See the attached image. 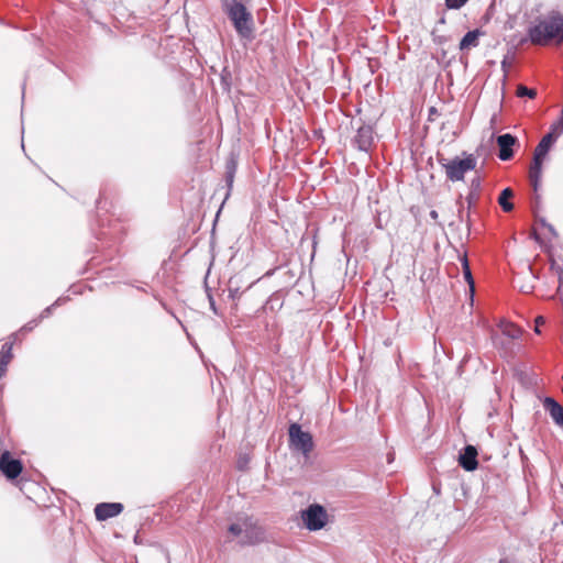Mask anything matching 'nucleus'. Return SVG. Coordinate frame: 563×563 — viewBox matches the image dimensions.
Segmentation results:
<instances>
[{"label":"nucleus","instance_id":"6","mask_svg":"<svg viewBox=\"0 0 563 563\" xmlns=\"http://www.w3.org/2000/svg\"><path fill=\"white\" fill-rule=\"evenodd\" d=\"M289 442L290 446L300 451L303 455H308L313 449V440L309 432L302 431L301 427L297 423H291L289 427Z\"/></svg>","mask_w":563,"mask_h":563},{"label":"nucleus","instance_id":"32","mask_svg":"<svg viewBox=\"0 0 563 563\" xmlns=\"http://www.w3.org/2000/svg\"><path fill=\"white\" fill-rule=\"evenodd\" d=\"M435 113V109L434 108H431L430 109V114H434Z\"/></svg>","mask_w":563,"mask_h":563},{"label":"nucleus","instance_id":"12","mask_svg":"<svg viewBox=\"0 0 563 563\" xmlns=\"http://www.w3.org/2000/svg\"><path fill=\"white\" fill-rule=\"evenodd\" d=\"M477 450L473 445H467L463 453L460 455V465L465 471H474L477 467Z\"/></svg>","mask_w":563,"mask_h":563},{"label":"nucleus","instance_id":"21","mask_svg":"<svg viewBox=\"0 0 563 563\" xmlns=\"http://www.w3.org/2000/svg\"><path fill=\"white\" fill-rule=\"evenodd\" d=\"M468 0H445V5L450 10H459L465 5Z\"/></svg>","mask_w":563,"mask_h":563},{"label":"nucleus","instance_id":"5","mask_svg":"<svg viewBox=\"0 0 563 563\" xmlns=\"http://www.w3.org/2000/svg\"><path fill=\"white\" fill-rule=\"evenodd\" d=\"M305 527L310 531L321 530L328 522V512L319 504H312L301 511Z\"/></svg>","mask_w":563,"mask_h":563},{"label":"nucleus","instance_id":"27","mask_svg":"<svg viewBox=\"0 0 563 563\" xmlns=\"http://www.w3.org/2000/svg\"><path fill=\"white\" fill-rule=\"evenodd\" d=\"M36 325V323H29L26 324L25 327L22 328V331L25 330V331H31L34 327Z\"/></svg>","mask_w":563,"mask_h":563},{"label":"nucleus","instance_id":"13","mask_svg":"<svg viewBox=\"0 0 563 563\" xmlns=\"http://www.w3.org/2000/svg\"><path fill=\"white\" fill-rule=\"evenodd\" d=\"M553 133L545 134L534 150L533 157L544 159L552 144L555 142Z\"/></svg>","mask_w":563,"mask_h":563},{"label":"nucleus","instance_id":"3","mask_svg":"<svg viewBox=\"0 0 563 563\" xmlns=\"http://www.w3.org/2000/svg\"><path fill=\"white\" fill-rule=\"evenodd\" d=\"M529 37L533 44H543L553 38L563 40V15L552 12L529 30Z\"/></svg>","mask_w":563,"mask_h":563},{"label":"nucleus","instance_id":"30","mask_svg":"<svg viewBox=\"0 0 563 563\" xmlns=\"http://www.w3.org/2000/svg\"><path fill=\"white\" fill-rule=\"evenodd\" d=\"M245 463H246V461H239V467L242 468Z\"/></svg>","mask_w":563,"mask_h":563},{"label":"nucleus","instance_id":"14","mask_svg":"<svg viewBox=\"0 0 563 563\" xmlns=\"http://www.w3.org/2000/svg\"><path fill=\"white\" fill-rule=\"evenodd\" d=\"M542 164H543L542 159L533 157L532 164L530 166L529 178H530V181H531V185H532L534 191L538 190V187H539V184L541 180Z\"/></svg>","mask_w":563,"mask_h":563},{"label":"nucleus","instance_id":"33","mask_svg":"<svg viewBox=\"0 0 563 563\" xmlns=\"http://www.w3.org/2000/svg\"><path fill=\"white\" fill-rule=\"evenodd\" d=\"M561 124L563 126V110H562V117H561Z\"/></svg>","mask_w":563,"mask_h":563},{"label":"nucleus","instance_id":"28","mask_svg":"<svg viewBox=\"0 0 563 563\" xmlns=\"http://www.w3.org/2000/svg\"><path fill=\"white\" fill-rule=\"evenodd\" d=\"M430 217H431L433 220H437V219H438V217H439V214H438V212H437L435 210H432V211L430 212Z\"/></svg>","mask_w":563,"mask_h":563},{"label":"nucleus","instance_id":"16","mask_svg":"<svg viewBox=\"0 0 563 563\" xmlns=\"http://www.w3.org/2000/svg\"><path fill=\"white\" fill-rule=\"evenodd\" d=\"M11 349H12L11 344L5 343L4 345H2V349L0 351V378L5 373L7 365L9 364V362L12 358Z\"/></svg>","mask_w":563,"mask_h":563},{"label":"nucleus","instance_id":"24","mask_svg":"<svg viewBox=\"0 0 563 563\" xmlns=\"http://www.w3.org/2000/svg\"><path fill=\"white\" fill-rule=\"evenodd\" d=\"M559 287H558V295L563 298V277H562V271L559 269Z\"/></svg>","mask_w":563,"mask_h":563},{"label":"nucleus","instance_id":"22","mask_svg":"<svg viewBox=\"0 0 563 563\" xmlns=\"http://www.w3.org/2000/svg\"><path fill=\"white\" fill-rule=\"evenodd\" d=\"M227 168H228V170H227V181L231 186V184L233 181V175H234V172H235V164L233 162H230L228 164Z\"/></svg>","mask_w":563,"mask_h":563},{"label":"nucleus","instance_id":"19","mask_svg":"<svg viewBox=\"0 0 563 563\" xmlns=\"http://www.w3.org/2000/svg\"><path fill=\"white\" fill-rule=\"evenodd\" d=\"M517 96L518 97H528L530 99H533L537 96V91L534 89L528 88L523 85H519L517 88Z\"/></svg>","mask_w":563,"mask_h":563},{"label":"nucleus","instance_id":"11","mask_svg":"<svg viewBox=\"0 0 563 563\" xmlns=\"http://www.w3.org/2000/svg\"><path fill=\"white\" fill-rule=\"evenodd\" d=\"M543 407L549 412L552 420L563 429V407L552 397H545Z\"/></svg>","mask_w":563,"mask_h":563},{"label":"nucleus","instance_id":"17","mask_svg":"<svg viewBox=\"0 0 563 563\" xmlns=\"http://www.w3.org/2000/svg\"><path fill=\"white\" fill-rule=\"evenodd\" d=\"M514 196V191L510 188H506L501 191L498 203L503 208L505 212H509L514 209V205L509 201V199Z\"/></svg>","mask_w":563,"mask_h":563},{"label":"nucleus","instance_id":"25","mask_svg":"<svg viewBox=\"0 0 563 563\" xmlns=\"http://www.w3.org/2000/svg\"><path fill=\"white\" fill-rule=\"evenodd\" d=\"M544 323H545V319L542 316H539L536 318V328H534L536 333H540L539 327H541Z\"/></svg>","mask_w":563,"mask_h":563},{"label":"nucleus","instance_id":"2","mask_svg":"<svg viewBox=\"0 0 563 563\" xmlns=\"http://www.w3.org/2000/svg\"><path fill=\"white\" fill-rule=\"evenodd\" d=\"M221 1L222 9L232 22L236 33L243 38H251L254 26L252 13L238 0Z\"/></svg>","mask_w":563,"mask_h":563},{"label":"nucleus","instance_id":"31","mask_svg":"<svg viewBox=\"0 0 563 563\" xmlns=\"http://www.w3.org/2000/svg\"><path fill=\"white\" fill-rule=\"evenodd\" d=\"M499 563H511V562L509 560H507V559H503V560L499 561Z\"/></svg>","mask_w":563,"mask_h":563},{"label":"nucleus","instance_id":"4","mask_svg":"<svg viewBox=\"0 0 563 563\" xmlns=\"http://www.w3.org/2000/svg\"><path fill=\"white\" fill-rule=\"evenodd\" d=\"M476 163V158L472 154L463 159L459 157L453 159L439 158V164L445 170L446 178L451 181L463 180L467 172L475 169Z\"/></svg>","mask_w":563,"mask_h":563},{"label":"nucleus","instance_id":"9","mask_svg":"<svg viewBox=\"0 0 563 563\" xmlns=\"http://www.w3.org/2000/svg\"><path fill=\"white\" fill-rule=\"evenodd\" d=\"M123 510V505L120 503H101L95 508L96 518L100 521L115 517Z\"/></svg>","mask_w":563,"mask_h":563},{"label":"nucleus","instance_id":"29","mask_svg":"<svg viewBox=\"0 0 563 563\" xmlns=\"http://www.w3.org/2000/svg\"><path fill=\"white\" fill-rule=\"evenodd\" d=\"M51 309H52V307L46 308V309L43 311L42 317L47 316V314L49 313Z\"/></svg>","mask_w":563,"mask_h":563},{"label":"nucleus","instance_id":"18","mask_svg":"<svg viewBox=\"0 0 563 563\" xmlns=\"http://www.w3.org/2000/svg\"><path fill=\"white\" fill-rule=\"evenodd\" d=\"M463 273H464V277H465L466 282L468 283V285L471 287V291L473 292L474 291V279H473L472 272L468 266V262H467L466 257L463 258Z\"/></svg>","mask_w":563,"mask_h":563},{"label":"nucleus","instance_id":"7","mask_svg":"<svg viewBox=\"0 0 563 563\" xmlns=\"http://www.w3.org/2000/svg\"><path fill=\"white\" fill-rule=\"evenodd\" d=\"M0 470L9 478H16L22 472V463L4 451L0 456Z\"/></svg>","mask_w":563,"mask_h":563},{"label":"nucleus","instance_id":"1","mask_svg":"<svg viewBox=\"0 0 563 563\" xmlns=\"http://www.w3.org/2000/svg\"><path fill=\"white\" fill-rule=\"evenodd\" d=\"M231 533L241 545H255L266 540V533L258 522L249 516L239 517L229 526Z\"/></svg>","mask_w":563,"mask_h":563},{"label":"nucleus","instance_id":"23","mask_svg":"<svg viewBox=\"0 0 563 563\" xmlns=\"http://www.w3.org/2000/svg\"><path fill=\"white\" fill-rule=\"evenodd\" d=\"M504 332L510 338H517L519 335V330L514 325H509L508 328L505 329Z\"/></svg>","mask_w":563,"mask_h":563},{"label":"nucleus","instance_id":"20","mask_svg":"<svg viewBox=\"0 0 563 563\" xmlns=\"http://www.w3.org/2000/svg\"><path fill=\"white\" fill-rule=\"evenodd\" d=\"M229 294L232 299H235L240 296V287L236 285L235 278H231L229 280Z\"/></svg>","mask_w":563,"mask_h":563},{"label":"nucleus","instance_id":"26","mask_svg":"<svg viewBox=\"0 0 563 563\" xmlns=\"http://www.w3.org/2000/svg\"><path fill=\"white\" fill-rule=\"evenodd\" d=\"M209 301H210L211 309L213 310L214 313H217V308H216L214 300H213V298L210 295H209Z\"/></svg>","mask_w":563,"mask_h":563},{"label":"nucleus","instance_id":"15","mask_svg":"<svg viewBox=\"0 0 563 563\" xmlns=\"http://www.w3.org/2000/svg\"><path fill=\"white\" fill-rule=\"evenodd\" d=\"M481 34L479 30L467 32L460 42V48L466 49L470 47H476L478 45V37Z\"/></svg>","mask_w":563,"mask_h":563},{"label":"nucleus","instance_id":"10","mask_svg":"<svg viewBox=\"0 0 563 563\" xmlns=\"http://www.w3.org/2000/svg\"><path fill=\"white\" fill-rule=\"evenodd\" d=\"M374 132L372 126L362 125L355 135V143L361 151L367 152L373 143Z\"/></svg>","mask_w":563,"mask_h":563},{"label":"nucleus","instance_id":"8","mask_svg":"<svg viewBox=\"0 0 563 563\" xmlns=\"http://www.w3.org/2000/svg\"><path fill=\"white\" fill-rule=\"evenodd\" d=\"M517 137L509 133L497 136V145L499 147L498 157L501 161H509L514 155L512 146L517 144Z\"/></svg>","mask_w":563,"mask_h":563}]
</instances>
